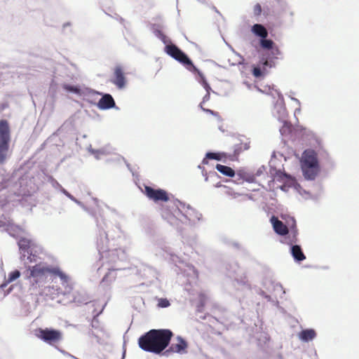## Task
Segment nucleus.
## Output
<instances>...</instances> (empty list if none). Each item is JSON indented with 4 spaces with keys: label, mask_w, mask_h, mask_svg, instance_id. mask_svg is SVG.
<instances>
[{
    "label": "nucleus",
    "mask_w": 359,
    "mask_h": 359,
    "mask_svg": "<svg viewBox=\"0 0 359 359\" xmlns=\"http://www.w3.org/2000/svg\"><path fill=\"white\" fill-rule=\"evenodd\" d=\"M20 259L25 264L35 263L34 266H28L25 273V278L29 283V290L32 294H47L46 284L53 277H58L60 280L62 288L57 289V294L69 295L73 291V282L71 277L62 271L57 266H52L46 263L40 262V254L42 248L34 241L21 238L18 242Z\"/></svg>",
    "instance_id": "obj_1"
},
{
    "label": "nucleus",
    "mask_w": 359,
    "mask_h": 359,
    "mask_svg": "<svg viewBox=\"0 0 359 359\" xmlns=\"http://www.w3.org/2000/svg\"><path fill=\"white\" fill-rule=\"evenodd\" d=\"M97 226L99 229L100 238L97 240V249L102 257V266L98 268V271L107 270L108 272L102 278V284H107L116 278L115 271L125 270L126 266L123 262L127 259V254L125 250L116 248L108 250V233L106 231L107 224L103 219L96 218Z\"/></svg>",
    "instance_id": "obj_2"
},
{
    "label": "nucleus",
    "mask_w": 359,
    "mask_h": 359,
    "mask_svg": "<svg viewBox=\"0 0 359 359\" xmlns=\"http://www.w3.org/2000/svg\"><path fill=\"white\" fill-rule=\"evenodd\" d=\"M172 210L167 208L161 209V216L171 226L180 229L181 224L195 225L202 220V214L190 205L177 199L174 201Z\"/></svg>",
    "instance_id": "obj_3"
},
{
    "label": "nucleus",
    "mask_w": 359,
    "mask_h": 359,
    "mask_svg": "<svg viewBox=\"0 0 359 359\" xmlns=\"http://www.w3.org/2000/svg\"><path fill=\"white\" fill-rule=\"evenodd\" d=\"M172 336L168 329L151 330L139 338L138 344L144 351L159 354L168 346Z\"/></svg>",
    "instance_id": "obj_4"
},
{
    "label": "nucleus",
    "mask_w": 359,
    "mask_h": 359,
    "mask_svg": "<svg viewBox=\"0 0 359 359\" xmlns=\"http://www.w3.org/2000/svg\"><path fill=\"white\" fill-rule=\"evenodd\" d=\"M153 252L156 255H159L170 259L175 266L179 269V271L188 278V281L191 284L196 280L198 278V271L195 267L189 264L184 262L181 259L176 255L170 247L155 244L152 248Z\"/></svg>",
    "instance_id": "obj_5"
},
{
    "label": "nucleus",
    "mask_w": 359,
    "mask_h": 359,
    "mask_svg": "<svg viewBox=\"0 0 359 359\" xmlns=\"http://www.w3.org/2000/svg\"><path fill=\"white\" fill-rule=\"evenodd\" d=\"M273 90L278 96V100L274 104L273 114V116L283 124L280 128V133L283 135L290 130L291 124L287 119V111L285 107L283 95L276 89L273 88Z\"/></svg>",
    "instance_id": "obj_6"
},
{
    "label": "nucleus",
    "mask_w": 359,
    "mask_h": 359,
    "mask_svg": "<svg viewBox=\"0 0 359 359\" xmlns=\"http://www.w3.org/2000/svg\"><path fill=\"white\" fill-rule=\"evenodd\" d=\"M11 136L8 122L0 121V165L4 164L10 158L11 152L9 149Z\"/></svg>",
    "instance_id": "obj_7"
},
{
    "label": "nucleus",
    "mask_w": 359,
    "mask_h": 359,
    "mask_svg": "<svg viewBox=\"0 0 359 359\" xmlns=\"http://www.w3.org/2000/svg\"><path fill=\"white\" fill-rule=\"evenodd\" d=\"M165 52L171 57L182 63L187 70L195 73L198 69L194 66L188 55L180 50L176 45L170 43L165 47Z\"/></svg>",
    "instance_id": "obj_8"
},
{
    "label": "nucleus",
    "mask_w": 359,
    "mask_h": 359,
    "mask_svg": "<svg viewBox=\"0 0 359 359\" xmlns=\"http://www.w3.org/2000/svg\"><path fill=\"white\" fill-rule=\"evenodd\" d=\"M88 149V151L92 155H93L94 157L97 160L102 159L104 158L107 157L109 155H112L113 157L111 158H107V161H117L118 162L123 159V158L120 155H118L114 152V149L109 145H107V146L102 147L99 149H93L91 147V146H90Z\"/></svg>",
    "instance_id": "obj_9"
},
{
    "label": "nucleus",
    "mask_w": 359,
    "mask_h": 359,
    "mask_svg": "<svg viewBox=\"0 0 359 359\" xmlns=\"http://www.w3.org/2000/svg\"><path fill=\"white\" fill-rule=\"evenodd\" d=\"M37 336L42 341L50 345L60 341L62 338V332L60 330L52 328H40Z\"/></svg>",
    "instance_id": "obj_10"
},
{
    "label": "nucleus",
    "mask_w": 359,
    "mask_h": 359,
    "mask_svg": "<svg viewBox=\"0 0 359 359\" xmlns=\"http://www.w3.org/2000/svg\"><path fill=\"white\" fill-rule=\"evenodd\" d=\"M271 174L274 175L273 180H277L278 181L284 182L288 184V187H294V188L301 194L303 193L309 195V192L303 190L301 186L297 184L295 180L288 174L285 172H283L280 170H274L273 171L271 170Z\"/></svg>",
    "instance_id": "obj_11"
},
{
    "label": "nucleus",
    "mask_w": 359,
    "mask_h": 359,
    "mask_svg": "<svg viewBox=\"0 0 359 359\" xmlns=\"http://www.w3.org/2000/svg\"><path fill=\"white\" fill-rule=\"evenodd\" d=\"M144 194L150 200H152L154 202H167L170 200V197L168 192L161 189H156L149 186H145Z\"/></svg>",
    "instance_id": "obj_12"
},
{
    "label": "nucleus",
    "mask_w": 359,
    "mask_h": 359,
    "mask_svg": "<svg viewBox=\"0 0 359 359\" xmlns=\"http://www.w3.org/2000/svg\"><path fill=\"white\" fill-rule=\"evenodd\" d=\"M320 148L316 151L312 149H307L304 151L302 155L301 165L320 166L318 156Z\"/></svg>",
    "instance_id": "obj_13"
},
{
    "label": "nucleus",
    "mask_w": 359,
    "mask_h": 359,
    "mask_svg": "<svg viewBox=\"0 0 359 359\" xmlns=\"http://www.w3.org/2000/svg\"><path fill=\"white\" fill-rule=\"evenodd\" d=\"M227 270L229 271V276L233 278L238 283L249 287L247 277L237 263H233Z\"/></svg>",
    "instance_id": "obj_14"
},
{
    "label": "nucleus",
    "mask_w": 359,
    "mask_h": 359,
    "mask_svg": "<svg viewBox=\"0 0 359 359\" xmlns=\"http://www.w3.org/2000/svg\"><path fill=\"white\" fill-rule=\"evenodd\" d=\"M176 339L177 343L172 344L170 348L163 353L165 355H168V353L170 352L176 353L180 355L186 354L187 353V349L188 344L185 339H184L181 336H177Z\"/></svg>",
    "instance_id": "obj_15"
},
{
    "label": "nucleus",
    "mask_w": 359,
    "mask_h": 359,
    "mask_svg": "<svg viewBox=\"0 0 359 359\" xmlns=\"http://www.w3.org/2000/svg\"><path fill=\"white\" fill-rule=\"evenodd\" d=\"M63 88L69 93H74L76 95L82 96V95H100V93L96 92L93 90L89 88H81L76 86H72L69 84H64L62 86Z\"/></svg>",
    "instance_id": "obj_16"
},
{
    "label": "nucleus",
    "mask_w": 359,
    "mask_h": 359,
    "mask_svg": "<svg viewBox=\"0 0 359 359\" xmlns=\"http://www.w3.org/2000/svg\"><path fill=\"white\" fill-rule=\"evenodd\" d=\"M301 169L306 180H314L320 172V166L301 165Z\"/></svg>",
    "instance_id": "obj_17"
},
{
    "label": "nucleus",
    "mask_w": 359,
    "mask_h": 359,
    "mask_svg": "<svg viewBox=\"0 0 359 359\" xmlns=\"http://www.w3.org/2000/svg\"><path fill=\"white\" fill-rule=\"evenodd\" d=\"M126 77L124 76L121 67L116 66L114 72V79L111 83H114L118 89H122L126 86Z\"/></svg>",
    "instance_id": "obj_18"
},
{
    "label": "nucleus",
    "mask_w": 359,
    "mask_h": 359,
    "mask_svg": "<svg viewBox=\"0 0 359 359\" xmlns=\"http://www.w3.org/2000/svg\"><path fill=\"white\" fill-rule=\"evenodd\" d=\"M270 221L273 225L275 232L280 236L287 235L289 232V226L284 224L283 222L279 220L276 217L272 216Z\"/></svg>",
    "instance_id": "obj_19"
},
{
    "label": "nucleus",
    "mask_w": 359,
    "mask_h": 359,
    "mask_svg": "<svg viewBox=\"0 0 359 359\" xmlns=\"http://www.w3.org/2000/svg\"><path fill=\"white\" fill-rule=\"evenodd\" d=\"M97 105L99 109L107 110L115 107L116 103L113 97L106 93L102 95Z\"/></svg>",
    "instance_id": "obj_20"
},
{
    "label": "nucleus",
    "mask_w": 359,
    "mask_h": 359,
    "mask_svg": "<svg viewBox=\"0 0 359 359\" xmlns=\"http://www.w3.org/2000/svg\"><path fill=\"white\" fill-rule=\"evenodd\" d=\"M195 73H197L198 75L199 76V79H198V81L203 86V88L206 90V94L203 96V100L199 104L200 108H202L203 104L210 100V91L212 90V89H211V87L210 86V85L208 84V83L207 82L205 76L199 70H198Z\"/></svg>",
    "instance_id": "obj_21"
},
{
    "label": "nucleus",
    "mask_w": 359,
    "mask_h": 359,
    "mask_svg": "<svg viewBox=\"0 0 359 359\" xmlns=\"http://www.w3.org/2000/svg\"><path fill=\"white\" fill-rule=\"evenodd\" d=\"M0 229L2 231H7L11 236H14L15 233H18L21 229L15 225L12 220L6 219L5 221L0 220Z\"/></svg>",
    "instance_id": "obj_22"
},
{
    "label": "nucleus",
    "mask_w": 359,
    "mask_h": 359,
    "mask_svg": "<svg viewBox=\"0 0 359 359\" xmlns=\"http://www.w3.org/2000/svg\"><path fill=\"white\" fill-rule=\"evenodd\" d=\"M137 271L146 278H156L157 276V271L154 269L143 264L140 265Z\"/></svg>",
    "instance_id": "obj_23"
},
{
    "label": "nucleus",
    "mask_w": 359,
    "mask_h": 359,
    "mask_svg": "<svg viewBox=\"0 0 359 359\" xmlns=\"http://www.w3.org/2000/svg\"><path fill=\"white\" fill-rule=\"evenodd\" d=\"M290 253L297 262H302L306 259V256L299 245L290 244Z\"/></svg>",
    "instance_id": "obj_24"
},
{
    "label": "nucleus",
    "mask_w": 359,
    "mask_h": 359,
    "mask_svg": "<svg viewBox=\"0 0 359 359\" xmlns=\"http://www.w3.org/2000/svg\"><path fill=\"white\" fill-rule=\"evenodd\" d=\"M252 33L260 39L268 37L269 32L266 28L262 24L256 23L251 27Z\"/></svg>",
    "instance_id": "obj_25"
},
{
    "label": "nucleus",
    "mask_w": 359,
    "mask_h": 359,
    "mask_svg": "<svg viewBox=\"0 0 359 359\" xmlns=\"http://www.w3.org/2000/svg\"><path fill=\"white\" fill-rule=\"evenodd\" d=\"M316 337V332L313 329H305L299 333V339L303 342H309Z\"/></svg>",
    "instance_id": "obj_26"
},
{
    "label": "nucleus",
    "mask_w": 359,
    "mask_h": 359,
    "mask_svg": "<svg viewBox=\"0 0 359 359\" xmlns=\"http://www.w3.org/2000/svg\"><path fill=\"white\" fill-rule=\"evenodd\" d=\"M62 193L65 194L67 198H69L72 201L74 202L77 204L80 208H81L85 212L88 213L89 215L94 216L93 210L88 208L83 203L77 200L73 195L69 193L65 189H62Z\"/></svg>",
    "instance_id": "obj_27"
},
{
    "label": "nucleus",
    "mask_w": 359,
    "mask_h": 359,
    "mask_svg": "<svg viewBox=\"0 0 359 359\" xmlns=\"http://www.w3.org/2000/svg\"><path fill=\"white\" fill-rule=\"evenodd\" d=\"M62 193L65 194L67 198H69L72 201L74 202L77 204L80 208H81L85 212L88 213L89 215L94 216L93 210L88 208L83 203L77 200L73 195L69 193L65 189H62Z\"/></svg>",
    "instance_id": "obj_28"
},
{
    "label": "nucleus",
    "mask_w": 359,
    "mask_h": 359,
    "mask_svg": "<svg viewBox=\"0 0 359 359\" xmlns=\"http://www.w3.org/2000/svg\"><path fill=\"white\" fill-rule=\"evenodd\" d=\"M290 222H290H287V226L290 228L288 233L290 238V244H293L295 243L297 241V236L298 232L296 227V222L293 217L290 218Z\"/></svg>",
    "instance_id": "obj_29"
},
{
    "label": "nucleus",
    "mask_w": 359,
    "mask_h": 359,
    "mask_svg": "<svg viewBox=\"0 0 359 359\" xmlns=\"http://www.w3.org/2000/svg\"><path fill=\"white\" fill-rule=\"evenodd\" d=\"M216 169L218 172L222 173V175L228 177H234L235 176V171L230 167L217 164L216 165Z\"/></svg>",
    "instance_id": "obj_30"
},
{
    "label": "nucleus",
    "mask_w": 359,
    "mask_h": 359,
    "mask_svg": "<svg viewBox=\"0 0 359 359\" xmlns=\"http://www.w3.org/2000/svg\"><path fill=\"white\" fill-rule=\"evenodd\" d=\"M279 6L280 8V11L283 14H287L291 18H292L294 15V11L292 8V6L287 2L281 1H279Z\"/></svg>",
    "instance_id": "obj_31"
},
{
    "label": "nucleus",
    "mask_w": 359,
    "mask_h": 359,
    "mask_svg": "<svg viewBox=\"0 0 359 359\" xmlns=\"http://www.w3.org/2000/svg\"><path fill=\"white\" fill-rule=\"evenodd\" d=\"M202 175L204 177L205 182H208L209 180H214L219 177L217 172L212 170L208 172L205 168H203L202 170Z\"/></svg>",
    "instance_id": "obj_32"
},
{
    "label": "nucleus",
    "mask_w": 359,
    "mask_h": 359,
    "mask_svg": "<svg viewBox=\"0 0 359 359\" xmlns=\"http://www.w3.org/2000/svg\"><path fill=\"white\" fill-rule=\"evenodd\" d=\"M259 45L262 48L269 50L275 45V43L266 37L259 39Z\"/></svg>",
    "instance_id": "obj_33"
},
{
    "label": "nucleus",
    "mask_w": 359,
    "mask_h": 359,
    "mask_svg": "<svg viewBox=\"0 0 359 359\" xmlns=\"http://www.w3.org/2000/svg\"><path fill=\"white\" fill-rule=\"evenodd\" d=\"M224 153L212 152L209 151L206 153V158L211 160L221 161L222 157L225 156Z\"/></svg>",
    "instance_id": "obj_34"
},
{
    "label": "nucleus",
    "mask_w": 359,
    "mask_h": 359,
    "mask_svg": "<svg viewBox=\"0 0 359 359\" xmlns=\"http://www.w3.org/2000/svg\"><path fill=\"white\" fill-rule=\"evenodd\" d=\"M243 151V144H236L233 147V154L230 156L231 160H235L237 156Z\"/></svg>",
    "instance_id": "obj_35"
},
{
    "label": "nucleus",
    "mask_w": 359,
    "mask_h": 359,
    "mask_svg": "<svg viewBox=\"0 0 359 359\" xmlns=\"http://www.w3.org/2000/svg\"><path fill=\"white\" fill-rule=\"evenodd\" d=\"M271 56L273 59H280V56L282 55V52L279 49V48L274 45L272 48H271Z\"/></svg>",
    "instance_id": "obj_36"
},
{
    "label": "nucleus",
    "mask_w": 359,
    "mask_h": 359,
    "mask_svg": "<svg viewBox=\"0 0 359 359\" xmlns=\"http://www.w3.org/2000/svg\"><path fill=\"white\" fill-rule=\"evenodd\" d=\"M48 181L54 189L60 191L62 193V190L64 188L55 179H54L52 176H49Z\"/></svg>",
    "instance_id": "obj_37"
},
{
    "label": "nucleus",
    "mask_w": 359,
    "mask_h": 359,
    "mask_svg": "<svg viewBox=\"0 0 359 359\" xmlns=\"http://www.w3.org/2000/svg\"><path fill=\"white\" fill-rule=\"evenodd\" d=\"M20 272L18 270H15L9 273L7 278V283H11L20 276Z\"/></svg>",
    "instance_id": "obj_38"
},
{
    "label": "nucleus",
    "mask_w": 359,
    "mask_h": 359,
    "mask_svg": "<svg viewBox=\"0 0 359 359\" xmlns=\"http://www.w3.org/2000/svg\"><path fill=\"white\" fill-rule=\"evenodd\" d=\"M170 304V302L165 298H160L158 300V306L160 308H167Z\"/></svg>",
    "instance_id": "obj_39"
},
{
    "label": "nucleus",
    "mask_w": 359,
    "mask_h": 359,
    "mask_svg": "<svg viewBox=\"0 0 359 359\" xmlns=\"http://www.w3.org/2000/svg\"><path fill=\"white\" fill-rule=\"evenodd\" d=\"M262 12V6L259 4H256L253 7V15L255 17H259L261 15Z\"/></svg>",
    "instance_id": "obj_40"
},
{
    "label": "nucleus",
    "mask_w": 359,
    "mask_h": 359,
    "mask_svg": "<svg viewBox=\"0 0 359 359\" xmlns=\"http://www.w3.org/2000/svg\"><path fill=\"white\" fill-rule=\"evenodd\" d=\"M72 297H73V301L76 303L86 304L89 302L88 298L85 297H82V299H80L77 296H74V295H73Z\"/></svg>",
    "instance_id": "obj_41"
},
{
    "label": "nucleus",
    "mask_w": 359,
    "mask_h": 359,
    "mask_svg": "<svg viewBox=\"0 0 359 359\" xmlns=\"http://www.w3.org/2000/svg\"><path fill=\"white\" fill-rule=\"evenodd\" d=\"M252 74L255 77L259 78L262 76L263 72L260 67H254L252 70Z\"/></svg>",
    "instance_id": "obj_42"
},
{
    "label": "nucleus",
    "mask_w": 359,
    "mask_h": 359,
    "mask_svg": "<svg viewBox=\"0 0 359 359\" xmlns=\"http://www.w3.org/2000/svg\"><path fill=\"white\" fill-rule=\"evenodd\" d=\"M262 65H263V68L265 70V68L266 67H269V68H271L275 66V64L273 61L271 60H264L263 62H262Z\"/></svg>",
    "instance_id": "obj_43"
},
{
    "label": "nucleus",
    "mask_w": 359,
    "mask_h": 359,
    "mask_svg": "<svg viewBox=\"0 0 359 359\" xmlns=\"http://www.w3.org/2000/svg\"><path fill=\"white\" fill-rule=\"evenodd\" d=\"M201 109L203 111H205V112H206V113H208V114H211V115H213V116H217V117H219V114H218V113H217V112H216V111H212V110L209 109L203 108V107H202V108H201Z\"/></svg>",
    "instance_id": "obj_44"
},
{
    "label": "nucleus",
    "mask_w": 359,
    "mask_h": 359,
    "mask_svg": "<svg viewBox=\"0 0 359 359\" xmlns=\"http://www.w3.org/2000/svg\"><path fill=\"white\" fill-rule=\"evenodd\" d=\"M159 39L166 46L169 45L168 43H170V39L164 34Z\"/></svg>",
    "instance_id": "obj_45"
},
{
    "label": "nucleus",
    "mask_w": 359,
    "mask_h": 359,
    "mask_svg": "<svg viewBox=\"0 0 359 359\" xmlns=\"http://www.w3.org/2000/svg\"><path fill=\"white\" fill-rule=\"evenodd\" d=\"M153 33L158 39L163 35V33L160 29L156 28L154 29Z\"/></svg>",
    "instance_id": "obj_46"
},
{
    "label": "nucleus",
    "mask_w": 359,
    "mask_h": 359,
    "mask_svg": "<svg viewBox=\"0 0 359 359\" xmlns=\"http://www.w3.org/2000/svg\"><path fill=\"white\" fill-rule=\"evenodd\" d=\"M105 207H106V208H107V209H108V210H109L111 213H113L114 215H117V216H118V215H119V213H118V210H117L116 209H115V208H111V207H109V205H105Z\"/></svg>",
    "instance_id": "obj_47"
},
{
    "label": "nucleus",
    "mask_w": 359,
    "mask_h": 359,
    "mask_svg": "<svg viewBox=\"0 0 359 359\" xmlns=\"http://www.w3.org/2000/svg\"><path fill=\"white\" fill-rule=\"evenodd\" d=\"M60 351L64 355H66V356H68V357H70L73 359H79L78 358H76V356L70 354L69 353L65 351H63V350H60Z\"/></svg>",
    "instance_id": "obj_48"
},
{
    "label": "nucleus",
    "mask_w": 359,
    "mask_h": 359,
    "mask_svg": "<svg viewBox=\"0 0 359 359\" xmlns=\"http://www.w3.org/2000/svg\"><path fill=\"white\" fill-rule=\"evenodd\" d=\"M265 170L264 166L260 167L256 172V176H260Z\"/></svg>",
    "instance_id": "obj_49"
},
{
    "label": "nucleus",
    "mask_w": 359,
    "mask_h": 359,
    "mask_svg": "<svg viewBox=\"0 0 359 359\" xmlns=\"http://www.w3.org/2000/svg\"><path fill=\"white\" fill-rule=\"evenodd\" d=\"M289 97L292 100L294 101L298 106H300L301 103H300V101L295 98V97H293L292 96H291L290 95H289Z\"/></svg>",
    "instance_id": "obj_50"
},
{
    "label": "nucleus",
    "mask_w": 359,
    "mask_h": 359,
    "mask_svg": "<svg viewBox=\"0 0 359 359\" xmlns=\"http://www.w3.org/2000/svg\"><path fill=\"white\" fill-rule=\"evenodd\" d=\"M92 200L94 202L95 205L98 207L100 201L97 198H95V197H92Z\"/></svg>",
    "instance_id": "obj_51"
},
{
    "label": "nucleus",
    "mask_w": 359,
    "mask_h": 359,
    "mask_svg": "<svg viewBox=\"0 0 359 359\" xmlns=\"http://www.w3.org/2000/svg\"><path fill=\"white\" fill-rule=\"evenodd\" d=\"M208 160H209V158H206V156H205V158L202 160V164L203 165L208 164Z\"/></svg>",
    "instance_id": "obj_52"
},
{
    "label": "nucleus",
    "mask_w": 359,
    "mask_h": 359,
    "mask_svg": "<svg viewBox=\"0 0 359 359\" xmlns=\"http://www.w3.org/2000/svg\"><path fill=\"white\" fill-rule=\"evenodd\" d=\"M250 148V146L248 143L243 144V149L248 150Z\"/></svg>",
    "instance_id": "obj_53"
},
{
    "label": "nucleus",
    "mask_w": 359,
    "mask_h": 359,
    "mask_svg": "<svg viewBox=\"0 0 359 359\" xmlns=\"http://www.w3.org/2000/svg\"><path fill=\"white\" fill-rule=\"evenodd\" d=\"M226 194H228V195H232V196H233V197H234V198H236V196L238 195V194H236V193H234V194H233L230 190H228V191H226Z\"/></svg>",
    "instance_id": "obj_54"
},
{
    "label": "nucleus",
    "mask_w": 359,
    "mask_h": 359,
    "mask_svg": "<svg viewBox=\"0 0 359 359\" xmlns=\"http://www.w3.org/2000/svg\"><path fill=\"white\" fill-rule=\"evenodd\" d=\"M9 283H7V280H6V282L4 283H2L1 285H0V287L4 289L5 287H6V285L8 284Z\"/></svg>",
    "instance_id": "obj_55"
},
{
    "label": "nucleus",
    "mask_w": 359,
    "mask_h": 359,
    "mask_svg": "<svg viewBox=\"0 0 359 359\" xmlns=\"http://www.w3.org/2000/svg\"><path fill=\"white\" fill-rule=\"evenodd\" d=\"M301 111L300 109V106H298V107L297 109H295L294 110V115L297 114V113H299Z\"/></svg>",
    "instance_id": "obj_56"
},
{
    "label": "nucleus",
    "mask_w": 359,
    "mask_h": 359,
    "mask_svg": "<svg viewBox=\"0 0 359 359\" xmlns=\"http://www.w3.org/2000/svg\"><path fill=\"white\" fill-rule=\"evenodd\" d=\"M90 336H91V337H95V338L98 339V337H97V335H95V334H94V332H90Z\"/></svg>",
    "instance_id": "obj_57"
},
{
    "label": "nucleus",
    "mask_w": 359,
    "mask_h": 359,
    "mask_svg": "<svg viewBox=\"0 0 359 359\" xmlns=\"http://www.w3.org/2000/svg\"><path fill=\"white\" fill-rule=\"evenodd\" d=\"M215 186V187H222V184L219 182Z\"/></svg>",
    "instance_id": "obj_58"
},
{
    "label": "nucleus",
    "mask_w": 359,
    "mask_h": 359,
    "mask_svg": "<svg viewBox=\"0 0 359 359\" xmlns=\"http://www.w3.org/2000/svg\"><path fill=\"white\" fill-rule=\"evenodd\" d=\"M286 187H287V186H286L285 184H284V185H283V186H281V187H280V189H281L282 190H283V191H286Z\"/></svg>",
    "instance_id": "obj_59"
},
{
    "label": "nucleus",
    "mask_w": 359,
    "mask_h": 359,
    "mask_svg": "<svg viewBox=\"0 0 359 359\" xmlns=\"http://www.w3.org/2000/svg\"><path fill=\"white\" fill-rule=\"evenodd\" d=\"M264 297H265L266 299H267L269 301H270V300H271V297H270L269 295L264 294Z\"/></svg>",
    "instance_id": "obj_60"
},
{
    "label": "nucleus",
    "mask_w": 359,
    "mask_h": 359,
    "mask_svg": "<svg viewBox=\"0 0 359 359\" xmlns=\"http://www.w3.org/2000/svg\"><path fill=\"white\" fill-rule=\"evenodd\" d=\"M95 322H96V320H95V318H94V319H93V323H92V326H93V327H95Z\"/></svg>",
    "instance_id": "obj_61"
},
{
    "label": "nucleus",
    "mask_w": 359,
    "mask_h": 359,
    "mask_svg": "<svg viewBox=\"0 0 359 359\" xmlns=\"http://www.w3.org/2000/svg\"><path fill=\"white\" fill-rule=\"evenodd\" d=\"M198 168L200 169L201 171L204 167H203L201 165H198Z\"/></svg>",
    "instance_id": "obj_62"
},
{
    "label": "nucleus",
    "mask_w": 359,
    "mask_h": 359,
    "mask_svg": "<svg viewBox=\"0 0 359 359\" xmlns=\"http://www.w3.org/2000/svg\"><path fill=\"white\" fill-rule=\"evenodd\" d=\"M276 287L282 290V286L280 285H279V284H276Z\"/></svg>",
    "instance_id": "obj_63"
},
{
    "label": "nucleus",
    "mask_w": 359,
    "mask_h": 359,
    "mask_svg": "<svg viewBox=\"0 0 359 359\" xmlns=\"http://www.w3.org/2000/svg\"><path fill=\"white\" fill-rule=\"evenodd\" d=\"M233 245L236 247V248H239V244L238 243H233Z\"/></svg>",
    "instance_id": "obj_64"
}]
</instances>
